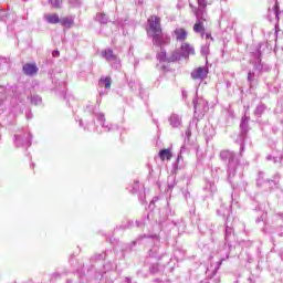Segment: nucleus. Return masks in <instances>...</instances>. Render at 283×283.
Here are the masks:
<instances>
[{"label":"nucleus","mask_w":283,"mask_h":283,"mask_svg":"<svg viewBox=\"0 0 283 283\" xmlns=\"http://www.w3.org/2000/svg\"><path fill=\"white\" fill-rule=\"evenodd\" d=\"M147 33L151 36L154 45L163 48V45H169L171 43L170 36H165L163 32V25L160 24V17L150 15L148 18Z\"/></svg>","instance_id":"nucleus-1"},{"label":"nucleus","mask_w":283,"mask_h":283,"mask_svg":"<svg viewBox=\"0 0 283 283\" xmlns=\"http://www.w3.org/2000/svg\"><path fill=\"white\" fill-rule=\"evenodd\" d=\"M180 52L185 59H189V56L196 54V50L188 42L181 43Z\"/></svg>","instance_id":"nucleus-2"},{"label":"nucleus","mask_w":283,"mask_h":283,"mask_svg":"<svg viewBox=\"0 0 283 283\" xmlns=\"http://www.w3.org/2000/svg\"><path fill=\"white\" fill-rule=\"evenodd\" d=\"M22 70L27 76H34V74L39 72L36 63H27L23 65Z\"/></svg>","instance_id":"nucleus-3"},{"label":"nucleus","mask_w":283,"mask_h":283,"mask_svg":"<svg viewBox=\"0 0 283 283\" xmlns=\"http://www.w3.org/2000/svg\"><path fill=\"white\" fill-rule=\"evenodd\" d=\"M207 74H209V71L207 69L198 67L191 72V77L193 78V81H198V78H207Z\"/></svg>","instance_id":"nucleus-4"},{"label":"nucleus","mask_w":283,"mask_h":283,"mask_svg":"<svg viewBox=\"0 0 283 283\" xmlns=\"http://www.w3.org/2000/svg\"><path fill=\"white\" fill-rule=\"evenodd\" d=\"M174 34L176 36V41H187V29L185 28H177L174 30Z\"/></svg>","instance_id":"nucleus-5"},{"label":"nucleus","mask_w":283,"mask_h":283,"mask_svg":"<svg viewBox=\"0 0 283 283\" xmlns=\"http://www.w3.org/2000/svg\"><path fill=\"white\" fill-rule=\"evenodd\" d=\"M158 156L160 160L165 163V160H171V158H174V153L171 151L170 148H164L159 150Z\"/></svg>","instance_id":"nucleus-6"},{"label":"nucleus","mask_w":283,"mask_h":283,"mask_svg":"<svg viewBox=\"0 0 283 283\" xmlns=\"http://www.w3.org/2000/svg\"><path fill=\"white\" fill-rule=\"evenodd\" d=\"M46 21H48V23H52V24L61 23V19L59 18V14H56V13L46 15Z\"/></svg>","instance_id":"nucleus-7"},{"label":"nucleus","mask_w":283,"mask_h":283,"mask_svg":"<svg viewBox=\"0 0 283 283\" xmlns=\"http://www.w3.org/2000/svg\"><path fill=\"white\" fill-rule=\"evenodd\" d=\"M101 87H105L106 90H109L112 87V77L107 76L99 80Z\"/></svg>","instance_id":"nucleus-8"},{"label":"nucleus","mask_w":283,"mask_h":283,"mask_svg":"<svg viewBox=\"0 0 283 283\" xmlns=\"http://www.w3.org/2000/svg\"><path fill=\"white\" fill-rule=\"evenodd\" d=\"M103 56H105L107 61H114V59H116V55H114V50L112 49L104 51Z\"/></svg>","instance_id":"nucleus-9"},{"label":"nucleus","mask_w":283,"mask_h":283,"mask_svg":"<svg viewBox=\"0 0 283 283\" xmlns=\"http://www.w3.org/2000/svg\"><path fill=\"white\" fill-rule=\"evenodd\" d=\"M61 25H66L70 28V25H74V20L70 19V18H62L60 20Z\"/></svg>","instance_id":"nucleus-10"},{"label":"nucleus","mask_w":283,"mask_h":283,"mask_svg":"<svg viewBox=\"0 0 283 283\" xmlns=\"http://www.w3.org/2000/svg\"><path fill=\"white\" fill-rule=\"evenodd\" d=\"M193 31L205 33V24H202V22L195 23Z\"/></svg>","instance_id":"nucleus-11"},{"label":"nucleus","mask_w":283,"mask_h":283,"mask_svg":"<svg viewBox=\"0 0 283 283\" xmlns=\"http://www.w3.org/2000/svg\"><path fill=\"white\" fill-rule=\"evenodd\" d=\"M199 6H201L202 8H207V2H205V0H198Z\"/></svg>","instance_id":"nucleus-12"},{"label":"nucleus","mask_w":283,"mask_h":283,"mask_svg":"<svg viewBox=\"0 0 283 283\" xmlns=\"http://www.w3.org/2000/svg\"><path fill=\"white\" fill-rule=\"evenodd\" d=\"M275 14H276V19L280 17V11L277 10V6H275Z\"/></svg>","instance_id":"nucleus-13"},{"label":"nucleus","mask_w":283,"mask_h":283,"mask_svg":"<svg viewBox=\"0 0 283 283\" xmlns=\"http://www.w3.org/2000/svg\"><path fill=\"white\" fill-rule=\"evenodd\" d=\"M206 39H211V41H213V38L211 36L210 33H208V34L206 35Z\"/></svg>","instance_id":"nucleus-14"},{"label":"nucleus","mask_w":283,"mask_h":283,"mask_svg":"<svg viewBox=\"0 0 283 283\" xmlns=\"http://www.w3.org/2000/svg\"><path fill=\"white\" fill-rule=\"evenodd\" d=\"M53 56H59V51L53 52Z\"/></svg>","instance_id":"nucleus-15"}]
</instances>
